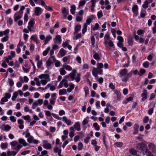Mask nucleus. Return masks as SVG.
Listing matches in <instances>:
<instances>
[{
	"instance_id": "nucleus-1",
	"label": "nucleus",
	"mask_w": 156,
	"mask_h": 156,
	"mask_svg": "<svg viewBox=\"0 0 156 156\" xmlns=\"http://www.w3.org/2000/svg\"><path fill=\"white\" fill-rule=\"evenodd\" d=\"M128 70L126 69H123L120 70L119 72L120 76L122 81L123 82L126 83L129 78L132 76L133 73L135 75H136L138 73L137 69H136L133 72L131 71L128 73Z\"/></svg>"
},
{
	"instance_id": "nucleus-2",
	"label": "nucleus",
	"mask_w": 156,
	"mask_h": 156,
	"mask_svg": "<svg viewBox=\"0 0 156 156\" xmlns=\"http://www.w3.org/2000/svg\"><path fill=\"white\" fill-rule=\"evenodd\" d=\"M25 8L24 6H21L20 9L19 11L16 12L14 16V20L16 22L21 19L23 16V11L25 9Z\"/></svg>"
},
{
	"instance_id": "nucleus-3",
	"label": "nucleus",
	"mask_w": 156,
	"mask_h": 156,
	"mask_svg": "<svg viewBox=\"0 0 156 156\" xmlns=\"http://www.w3.org/2000/svg\"><path fill=\"white\" fill-rule=\"evenodd\" d=\"M95 17V16L91 15L87 19L86 22L83 25V27L82 29V33L84 34L87 30V27L88 25H89L93 20V19Z\"/></svg>"
},
{
	"instance_id": "nucleus-4",
	"label": "nucleus",
	"mask_w": 156,
	"mask_h": 156,
	"mask_svg": "<svg viewBox=\"0 0 156 156\" xmlns=\"http://www.w3.org/2000/svg\"><path fill=\"white\" fill-rule=\"evenodd\" d=\"M38 77L41 80L40 82L43 85H45L48 81H50L51 80L50 76L48 74H42L38 76Z\"/></svg>"
},
{
	"instance_id": "nucleus-5",
	"label": "nucleus",
	"mask_w": 156,
	"mask_h": 156,
	"mask_svg": "<svg viewBox=\"0 0 156 156\" xmlns=\"http://www.w3.org/2000/svg\"><path fill=\"white\" fill-rule=\"evenodd\" d=\"M137 148L140 151L142 152H144L147 149L146 148V145L143 143H139L136 145Z\"/></svg>"
},
{
	"instance_id": "nucleus-6",
	"label": "nucleus",
	"mask_w": 156,
	"mask_h": 156,
	"mask_svg": "<svg viewBox=\"0 0 156 156\" xmlns=\"http://www.w3.org/2000/svg\"><path fill=\"white\" fill-rule=\"evenodd\" d=\"M102 70L101 69L94 68L92 70V74L95 77H96L98 74H102Z\"/></svg>"
},
{
	"instance_id": "nucleus-7",
	"label": "nucleus",
	"mask_w": 156,
	"mask_h": 156,
	"mask_svg": "<svg viewBox=\"0 0 156 156\" xmlns=\"http://www.w3.org/2000/svg\"><path fill=\"white\" fill-rule=\"evenodd\" d=\"M34 24L35 21L34 19H33L29 21L27 28L29 31L31 32L33 31L32 29L34 27Z\"/></svg>"
},
{
	"instance_id": "nucleus-8",
	"label": "nucleus",
	"mask_w": 156,
	"mask_h": 156,
	"mask_svg": "<svg viewBox=\"0 0 156 156\" xmlns=\"http://www.w3.org/2000/svg\"><path fill=\"white\" fill-rule=\"evenodd\" d=\"M65 87H68V85L67 82V80L66 79H62L60 82L58 87L59 88H61L63 86Z\"/></svg>"
},
{
	"instance_id": "nucleus-9",
	"label": "nucleus",
	"mask_w": 156,
	"mask_h": 156,
	"mask_svg": "<svg viewBox=\"0 0 156 156\" xmlns=\"http://www.w3.org/2000/svg\"><path fill=\"white\" fill-rule=\"evenodd\" d=\"M43 147L46 149H49L51 148V144L48 143V141L47 140L43 141Z\"/></svg>"
},
{
	"instance_id": "nucleus-10",
	"label": "nucleus",
	"mask_w": 156,
	"mask_h": 156,
	"mask_svg": "<svg viewBox=\"0 0 156 156\" xmlns=\"http://www.w3.org/2000/svg\"><path fill=\"white\" fill-rule=\"evenodd\" d=\"M27 141L29 143H34L35 144H37L39 142V141L37 140L34 139L32 136L28 137L27 138Z\"/></svg>"
},
{
	"instance_id": "nucleus-11",
	"label": "nucleus",
	"mask_w": 156,
	"mask_h": 156,
	"mask_svg": "<svg viewBox=\"0 0 156 156\" xmlns=\"http://www.w3.org/2000/svg\"><path fill=\"white\" fill-rule=\"evenodd\" d=\"M76 72V70L73 69L71 73L69 74L68 76L72 80H75V77Z\"/></svg>"
},
{
	"instance_id": "nucleus-12",
	"label": "nucleus",
	"mask_w": 156,
	"mask_h": 156,
	"mask_svg": "<svg viewBox=\"0 0 156 156\" xmlns=\"http://www.w3.org/2000/svg\"><path fill=\"white\" fill-rule=\"evenodd\" d=\"M53 41L55 43L60 44L62 42L61 37L59 35H57L55 38L53 39Z\"/></svg>"
},
{
	"instance_id": "nucleus-13",
	"label": "nucleus",
	"mask_w": 156,
	"mask_h": 156,
	"mask_svg": "<svg viewBox=\"0 0 156 156\" xmlns=\"http://www.w3.org/2000/svg\"><path fill=\"white\" fill-rule=\"evenodd\" d=\"M34 12L35 15L38 16L42 13V10L41 8L37 7L35 8Z\"/></svg>"
},
{
	"instance_id": "nucleus-14",
	"label": "nucleus",
	"mask_w": 156,
	"mask_h": 156,
	"mask_svg": "<svg viewBox=\"0 0 156 156\" xmlns=\"http://www.w3.org/2000/svg\"><path fill=\"white\" fill-rule=\"evenodd\" d=\"M73 126L74 129L77 131H80L81 130L80 123L79 122H75Z\"/></svg>"
},
{
	"instance_id": "nucleus-15",
	"label": "nucleus",
	"mask_w": 156,
	"mask_h": 156,
	"mask_svg": "<svg viewBox=\"0 0 156 156\" xmlns=\"http://www.w3.org/2000/svg\"><path fill=\"white\" fill-rule=\"evenodd\" d=\"M93 57L94 59L97 61L100 60L101 59V57L95 51H93Z\"/></svg>"
},
{
	"instance_id": "nucleus-16",
	"label": "nucleus",
	"mask_w": 156,
	"mask_h": 156,
	"mask_svg": "<svg viewBox=\"0 0 156 156\" xmlns=\"http://www.w3.org/2000/svg\"><path fill=\"white\" fill-rule=\"evenodd\" d=\"M9 32V29H6L5 31H0V37H2L3 35H8Z\"/></svg>"
},
{
	"instance_id": "nucleus-17",
	"label": "nucleus",
	"mask_w": 156,
	"mask_h": 156,
	"mask_svg": "<svg viewBox=\"0 0 156 156\" xmlns=\"http://www.w3.org/2000/svg\"><path fill=\"white\" fill-rule=\"evenodd\" d=\"M62 121L64 122L68 126H70L71 124V121L68 119L66 117L64 116L62 118Z\"/></svg>"
},
{
	"instance_id": "nucleus-18",
	"label": "nucleus",
	"mask_w": 156,
	"mask_h": 156,
	"mask_svg": "<svg viewBox=\"0 0 156 156\" xmlns=\"http://www.w3.org/2000/svg\"><path fill=\"white\" fill-rule=\"evenodd\" d=\"M17 122L18 124L19 125V128L20 129H23L24 127V125H23V121L21 119H19L17 120Z\"/></svg>"
},
{
	"instance_id": "nucleus-19",
	"label": "nucleus",
	"mask_w": 156,
	"mask_h": 156,
	"mask_svg": "<svg viewBox=\"0 0 156 156\" xmlns=\"http://www.w3.org/2000/svg\"><path fill=\"white\" fill-rule=\"evenodd\" d=\"M141 96L142 97V100L143 101H144L147 98V90H144L143 93L141 94Z\"/></svg>"
},
{
	"instance_id": "nucleus-20",
	"label": "nucleus",
	"mask_w": 156,
	"mask_h": 156,
	"mask_svg": "<svg viewBox=\"0 0 156 156\" xmlns=\"http://www.w3.org/2000/svg\"><path fill=\"white\" fill-rule=\"evenodd\" d=\"M22 146L21 144H17L16 146H15L13 147H12V149L14 150H15V151H17V152H18L20 149L22 148Z\"/></svg>"
},
{
	"instance_id": "nucleus-21",
	"label": "nucleus",
	"mask_w": 156,
	"mask_h": 156,
	"mask_svg": "<svg viewBox=\"0 0 156 156\" xmlns=\"http://www.w3.org/2000/svg\"><path fill=\"white\" fill-rule=\"evenodd\" d=\"M53 65V62L48 59L46 62V66L48 69H50L51 66Z\"/></svg>"
},
{
	"instance_id": "nucleus-22",
	"label": "nucleus",
	"mask_w": 156,
	"mask_h": 156,
	"mask_svg": "<svg viewBox=\"0 0 156 156\" xmlns=\"http://www.w3.org/2000/svg\"><path fill=\"white\" fill-rule=\"evenodd\" d=\"M20 144H22L24 146H26L27 145V143L26 142L25 140L22 138H20L18 140Z\"/></svg>"
},
{
	"instance_id": "nucleus-23",
	"label": "nucleus",
	"mask_w": 156,
	"mask_h": 156,
	"mask_svg": "<svg viewBox=\"0 0 156 156\" xmlns=\"http://www.w3.org/2000/svg\"><path fill=\"white\" fill-rule=\"evenodd\" d=\"M81 29V26L80 25H79L75 26L74 28L75 32L74 33V35L77 34L80 30Z\"/></svg>"
},
{
	"instance_id": "nucleus-24",
	"label": "nucleus",
	"mask_w": 156,
	"mask_h": 156,
	"mask_svg": "<svg viewBox=\"0 0 156 156\" xmlns=\"http://www.w3.org/2000/svg\"><path fill=\"white\" fill-rule=\"evenodd\" d=\"M66 51L63 48H61L59 52V53L62 57L64 56L66 54Z\"/></svg>"
},
{
	"instance_id": "nucleus-25",
	"label": "nucleus",
	"mask_w": 156,
	"mask_h": 156,
	"mask_svg": "<svg viewBox=\"0 0 156 156\" xmlns=\"http://www.w3.org/2000/svg\"><path fill=\"white\" fill-rule=\"evenodd\" d=\"M62 67L64 68L67 70L71 71L72 70V68L71 66L66 64H64L62 65Z\"/></svg>"
},
{
	"instance_id": "nucleus-26",
	"label": "nucleus",
	"mask_w": 156,
	"mask_h": 156,
	"mask_svg": "<svg viewBox=\"0 0 156 156\" xmlns=\"http://www.w3.org/2000/svg\"><path fill=\"white\" fill-rule=\"evenodd\" d=\"M18 152H17V151H9L7 152V154L9 156H15L16 154Z\"/></svg>"
},
{
	"instance_id": "nucleus-27",
	"label": "nucleus",
	"mask_w": 156,
	"mask_h": 156,
	"mask_svg": "<svg viewBox=\"0 0 156 156\" xmlns=\"http://www.w3.org/2000/svg\"><path fill=\"white\" fill-rule=\"evenodd\" d=\"M66 90L65 89H60L59 91V94L60 96H62L64 94H66Z\"/></svg>"
},
{
	"instance_id": "nucleus-28",
	"label": "nucleus",
	"mask_w": 156,
	"mask_h": 156,
	"mask_svg": "<svg viewBox=\"0 0 156 156\" xmlns=\"http://www.w3.org/2000/svg\"><path fill=\"white\" fill-rule=\"evenodd\" d=\"M76 7L74 5H72L71 6L70 12L71 13L73 14H74L75 13V10Z\"/></svg>"
},
{
	"instance_id": "nucleus-29",
	"label": "nucleus",
	"mask_w": 156,
	"mask_h": 156,
	"mask_svg": "<svg viewBox=\"0 0 156 156\" xmlns=\"http://www.w3.org/2000/svg\"><path fill=\"white\" fill-rule=\"evenodd\" d=\"M150 3L149 1L147 0H145L144 2V4L142 5V7L144 9H146L148 7V5Z\"/></svg>"
},
{
	"instance_id": "nucleus-30",
	"label": "nucleus",
	"mask_w": 156,
	"mask_h": 156,
	"mask_svg": "<svg viewBox=\"0 0 156 156\" xmlns=\"http://www.w3.org/2000/svg\"><path fill=\"white\" fill-rule=\"evenodd\" d=\"M22 118L23 119L27 121L28 122H30L31 119L30 116L29 115H27L26 116H23Z\"/></svg>"
},
{
	"instance_id": "nucleus-31",
	"label": "nucleus",
	"mask_w": 156,
	"mask_h": 156,
	"mask_svg": "<svg viewBox=\"0 0 156 156\" xmlns=\"http://www.w3.org/2000/svg\"><path fill=\"white\" fill-rule=\"evenodd\" d=\"M127 40L129 45L130 46H132L133 43V38L131 37H129L128 38Z\"/></svg>"
},
{
	"instance_id": "nucleus-32",
	"label": "nucleus",
	"mask_w": 156,
	"mask_h": 156,
	"mask_svg": "<svg viewBox=\"0 0 156 156\" xmlns=\"http://www.w3.org/2000/svg\"><path fill=\"white\" fill-rule=\"evenodd\" d=\"M86 3V1L85 0H82L80 1L79 3L78 8H80V7L84 6Z\"/></svg>"
},
{
	"instance_id": "nucleus-33",
	"label": "nucleus",
	"mask_w": 156,
	"mask_h": 156,
	"mask_svg": "<svg viewBox=\"0 0 156 156\" xmlns=\"http://www.w3.org/2000/svg\"><path fill=\"white\" fill-rule=\"evenodd\" d=\"M148 147L150 149L153 151H154L155 150L156 147L155 145L153 143H150L148 145Z\"/></svg>"
},
{
	"instance_id": "nucleus-34",
	"label": "nucleus",
	"mask_w": 156,
	"mask_h": 156,
	"mask_svg": "<svg viewBox=\"0 0 156 156\" xmlns=\"http://www.w3.org/2000/svg\"><path fill=\"white\" fill-rule=\"evenodd\" d=\"M114 145L117 147H120L123 145V144L122 142H119L115 143Z\"/></svg>"
},
{
	"instance_id": "nucleus-35",
	"label": "nucleus",
	"mask_w": 156,
	"mask_h": 156,
	"mask_svg": "<svg viewBox=\"0 0 156 156\" xmlns=\"http://www.w3.org/2000/svg\"><path fill=\"white\" fill-rule=\"evenodd\" d=\"M146 72V70L142 68L140 69L139 72L138 73V74L140 76H141L142 75L144 74Z\"/></svg>"
},
{
	"instance_id": "nucleus-36",
	"label": "nucleus",
	"mask_w": 156,
	"mask_h": 156,
	"mask_svg": "<svg viewBox=\"0 0 156 156\" xmlns=\"http://www.w3.org/2000/svg\"><path fill=\"white\" fill-rule=\"evenodd\" d=\"M8 145V144L7 143H2L1 144V148L3 149H5L7 148Z\"/></svg>"
},
{
	"instance_id": "nucleus-37",
	"label": "nucleus",
	"mask_w": 156,
	"mask_h": 156,
	"mask_svg": "<svg viewBox=\"0 0 156 156\" xmlns=\"http://www.w3.org/2000/svg\"><path fill=\"white\" fill-rule=\"evenodd\" d=\"M50 49V47H48L45 51H44L43 53V55L44 56H46L48 53Z\"/></svg>"
},
{
	"instance_id": "nucleus-38",
	"label": "nucleus",
	"mask_w": 156,
	"mask_h": 156,
	"mask_svg": "<svg viewBox=\"0 0 156 156\" xmlns=\"http://www.w3.org/2000/svg\"><path fill=\"white\" fill-rule=\"evenodd\" d=\"M70 58V55H68L66 56H65L62 58V60L64 62H66L68 60H69Z\"/></svg>"
},
{
	"instance_id": "nucleus-39",
	"label": "nucleus",
	"mask_w": 156,
	"mask_h": 156,
	"mask_svg": "<svg viewBox=\"0 0 156 156\" xmlns=\"http://www.w3.org/2000/svg\"><path fill=\"white\" fill-rule=\"evenodd\" d=\"M48 59L50 60V61L52 62L53 63L55 62L57 60L56 57L54 55L50 56Z\"/></svg>"
},
{
	"instance_id": "nucleus-40",
	"label": "nucleus",
	"mask_w": 156,
	"mask_h": 156,
	"mask_svg": "<svg viewBox=\"0 0 156 156\" xmlns=\"http://www.w3.org/2000/svg\"><path fill=\"white\" fill-rule=\"evenodd\" d=\"M80 76L81 74L80 73H77L76 77L75 79V81L76 82L78 83L80 81L81 79L80 77Z\"/></svg>"
},
{
	"instance_id": "nucleus-41",
	"label": "nucleus",
	"mask_w": 156,
	"mask_h": 156,
	"mask_svg": "<svg viewBox=\"0 0 156 156\" xmlns=\"http://www.w3.org/2000/svg\"><path fill=\"white\" fill-rule=\"evenodd\" d=\"M65 69L63 67V68H61L59 69V72H60V74L62 75H64L66 73V72L65 70Z\"/></svg>"
},
{
	"instance_id": "nucleus-42",
	"label": "nucleus",
	"mask_w": 156,
	"mask_h": 156,
	"mask_svg": "<svg viewBox=\"0 0 156 156\" xmlns=\"http://www.w3.org/2000/svg\"><path fill=\"white\" fill-rule=\"evenodd\" d=\"M18 95V93L17 92H15L13 94V95L12 98V100L14 101Z\"/></svg>"
},
{
	"instance_id": "nucleus-43",
	"label": "nucleus",
	"mask_w": 156,
	"mask_h": 156,
	"mask_svg": "<svg viewBox=\"0 0 156 156\" xmlns=\"http://www.w3.org/2000/svg\"><path fill=\"white\" fill-rule=\"evenodd\" d=\"M93 126L96 130L98 131L100 130V128L99 126L97 123L95 122L93 124Z\"/></svg>"
},
{
	"instance_id": "nucleus-44",
	"label": "nucleus",
	"mask_w": 156,
	"mask_h": 156,
	"mask_svg": "<svg viewBox=\"0 0 156 156\" xmlns=\"http://www.w3.org/2000/svg\"><path fill=\"white\" fill-rule=\"evenodd\" d=\"M43 65V61L42 60H40L37 62V66L38 68H40Z\"/></svg>"
},
{
	"instance_id": "nucleus-45",
	"label": "nucleus",
	"mask_w": 156,
	"mask_h": 156,
	"mask_svg": "<svg viewBox=\"0 0 156 156\" xmlns=\"http://www.w3.org/2000/svg\"><path fill=\"white\" fill-rule=\"evenodd\" d=\"M8 101V100L7 99V98L4 97L2 98L0 101V104L1 105H3L4 104L5 102H6Z\"/></svg>"
},
{
	"instance_id": "nucleus-46",
	"label": "nucleus",
	"mask_w": 156,
	"mask_h": 156,
	"mask_svg": "<svg viewBox=\"0 0 156 156\" xmlns=\"http://www.w3.org/2000/svg\"><path fill=\"white\" fill-rule=\"evenodd\" d=\"M34 80L36 82V84L38 86H40L41 85V83L40 82L39 79L35 77L34 79Z\"/></svg>"
},
{
	"instance_id": "nucleus-47",
	"label": "nucleus",
	"mask_w": 156,
	"mask_h": 156,
	"mask_svg": "<svg viewBox=\"0 0 156 156\" xmlns=\"http://www.w3.org/2000/svg\"><path fill=\"white\" fill-rule=\"evenodd\" d=\"M9 39V37L8 35H6L4 37L1 39V41L2 42H5L7 41Z\"/></svg>"
},
{
	"instance_id": "nucleus-48",
	"label": "nucleus",
	"mask_w": 156,
	"mask_h": 156,
	"mask_svg": "<svg viewBox=\"0 0 156 156\" xmlns=\"http://www.w3.org/2000/svg\"><path fill=\"white\" fill-rule=\"evenodd\" d=\"M138 9V7L137 5H134L132 8V11L134 12H136Z\"/></svg>"
},
{
	"instance_id": "nucleus-49",
	"label": "nucleus",
	"mask_w": 156,
	"mask_h": 156,
	"mask_svg": "<svg viewBox=\"0 0 156 156\" xmlns=\"http://www.w3.org/2000/svg\"><path fill=\"white\" fill-rule=\"evenodd\" d=\"M115 93L116 94L117 96V100L118 101L120 100L121 98V93L119 91H117L115 92Z\"/></svg>"
},
{
	"instance_id": "nucleus-50",
	"label": "nucleus",
	"mask_w": 156,
	"mask_h": 156,
	"mask_svg": "<svg viewBox=\"0 0 156 156\" xmlns=\"http://www.w3.org/2000/svg\"><path fill=\"white\" fill-rule=\"evenodd\" d=\"M29 61L32 64V66H33V68H34V71H33V72L32 73H35V72L36 71V69L34 63L33 61L32 60H31V59H30Z\"/></svg>"
},
{
	"instance_id": "nucleus-51",
	"label": "nucleus",
	"mask_w": 156,
	"mask_h": 156,
	"mask_svg": "<svg viewBox=\"0 0 156 156\" xmlns=\"http://www.w3.org/2000/svg\"><path fill=\"white\" fill-rule=\"evenodd\" d=\"M85 91V96H86L89 94V89L88 87H85L83 88Z\"/></svg>"
},
{
	"instance_id": "nucleus-52",
	"label": "nucleus",
	"mask_w": 156,
	"mask_h": 156,
	"mask_svg": "<svg viewBox=\"0 0 156 156\" xmlns=\"http://www.w3.org/2000/svg\"><path fill=\"white\" fill-rule=\"evenodd\" d=\"M97 68L98 69H101L103 67V65L102 63H98L97 64Z\"/></svg>"
},
{
	"instance_id": "nucleus-53",
	"label": "nucleus",
	"mask_w": 156,
	"mask_h": 156,
	"mask_svg": "<svg viewBox=\"0 0 156 156\" xmlns=\"http://www.w3.org/2000/svg\"><path fill=\"white\" fill-rule=\"evenodd\" d=\"M10 144L11 145V147H13L15 146H16L17 144H18V142L16 141H14L10 142Z\"/></svg>"
},
{
	"instance_id": "nucleus-54",
	"label": "nucleus",
	"mask_w": 156,
	"mask_h": 156,
	"mask_svg": "<svg viewBox=\"0 0 156 156\" xmlns=\"http://www.w3.org/2000/svg\"><path fill=\"white\" fill-rule=\"evenodd\" d=\"M143 66L145 68H147L149 67V62L147 61L143 63Z\"/></svg>"
},
{
	"instance_id": "nucleus-55",
	"label": "nucleus",
	"mask_w": 156,
	"mask_h": 156,
	"mask_svg": "<svg viewBox=\"0 0 156 156\" xmlns=\"http://www.w3.org/2000/svg\"><path fill=\"white\" fill-rule=\"evenodd\" d=\"M83 147V145L82 143L80 142L79 143L78 146V149L80 151L81 150Z\"/></svg>"
},
{
	"instance_id": "nucleus-56",
	"label": "nucleus",
	"mask_w": 156,
	"mask_h": 156,
	"mask_svg": "<svg viewBox=\"0 0 156 156\" xmlns=\"http://www.w3.org/2000/svg\"><path fill=\"white\" fill-rule=\"evenodd\" d=\"M8 82L9 85L11 86H12L14 84V83L12 79L9 78L8 79Z\"/></svg>"
},
{
	"instance_id": "nucleus-57",
	"label": "nucleus",
	"mask_w": 156,
	"mask_h": 156,
	"mask_svg": "<svg viewBox=\"0 0 156 156\" xmlns=\"http://www.w3.org/2000/svg\"><path fill=\"white\" fill-rule=\"evenodd\" d=\"M155 105H154L152 108H150L148 111V113L149 115H151L153 113L154 111V107Z\"/></svg>"
},
{
	"instance_id": "nucleus-58",
	"label": "nucleus",
	"mask_w": 156,
	"mask_h": 156,
	"mask_svg": "<svg viewBox=\"0 0 156 156\" xmlns=\"http://www.w3.org/2000/svg\"><path fill=\"white\" fill-rule=\"evenodd\" d=\"M55 62V66L57 67H59L61 64V62L60 61L57 60Z\"/></svg>"
},
{
	"instance_id": "nucleus-59",
	"label": "nucleus",
	"mask_w": 156,
	"mask_h": 156,
	"mask_svg": "<svg viewBox=\"0 0 156 156\" xmlns=\"http://www.w3.org/2000/svg\"><path fill=\"white\" fill-rule=\"evenodd\" d=\"M99 26V24L98 23H96L93 28V30L95 31L97 30L98 29Z\"/></svg>"
},
{
	"instance_id": "nucleus-60",
	"label": "nucleus",
	"mask_w": 156,
	"mask_h": 156,
	"mask_svg": "<svg viewBox=\"0 0 156 156\" xmlns=\"http://www.w3.org/2000/svg\"><path fill=\"white\" fill-rule=\"evenodd\" d=\"M4 127L5 130L6 131H9L11 129V127L8 125L5 126Z\"/></svg>"
},
{
	"instance_id": "nucleus-61",
	"label": "nucleus",
	"mask_w": 156,
	"mask_h": 156,
	"mask_svg": "<svg viewBox=\"0 0 156 156\" xmlns=\"http://www.w3.org/2000/svg\"><path fill=\"white\" fill-rule=\"evenodd\" d=\"M30 151L27 150L25 151H23L21 153V154L22 155H25L26 154H29L30 153Z\"/></svg>"
},
{
	"instance_id": "nucleus-62",
	"label": "nucleus",
	"mask_w": 156,
	"mask_h": 156,
	"mask_svg": "<svg viewBox=\"0 0 156 156\" xmlns=\"http://www.w3.org/2000/svg\"><path fill=\"white\" fill-rule=\"evenodd\" d=\"M117 39L119 40L118 42H123V37L121 36H118Z\"/></svg>"
},
{
	"instance_id": "nucleus-63",
	"label": "nucleus",
	"mask_w": 156,
	"mask_h": 156,
	"mask_svg": "<svg viewBox=\"0 0 156 156\" xmlns=\"http://www.w3.org/2000/svg\"><path fill=\"white\" fill-rule=\"evenodd\" d=\"M56 93H54L51 94V99L56 100Z\"/></svg>"
},
{
	"instance_id": "nucleus-64",
	"label": "nucleus",
	"mask_w": 156,
	"mask_h": 156,
	"mask_svg": "<svg viewBox=\"0 0 156 156\" xmlns=\"http://www.w3.org/2000/svg\"><path fill=\"white\" fill-rule=\"evenodd\" d=\"M97 16L98 18H100L103 16V13L102 11H101L98 12L97 13Z\"/></svg>"
}]
</instances>
